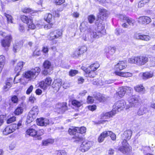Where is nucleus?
Segmentation results:
<instances>
[{"label": "nucleus", "mask_w": 155, "mask_h": 155, "mask_svg": "<svg viewBox=\"0 0 155 155\" xmlns=\"http://www.w3.org/2000/svg\"><path fill=\"white\" fill-rule=\"evenodd\" d=\"M148 61V58L144 55L133 57L129 58L128 60L129 63L131 64H135L139 65H144Z\"/></svg>", "instance_id": "f257e3e1"}, {"label": "nucleus", "mask_w": 155, "mask_h": 155, "mask_svg": "<svg viewBox=\"0 0 155 155\" xmlns=\"http://www.w3.org/2000/svg\"><path fill=\"white\" fill-rule=\"evenodd\" d=\"M40 71V68L38 67H36L25 72L24 75L26 78L30 80L34 81L39 74Z\"/></svg>", "instance_id": "f03ea898"}, {"label": "nucleus", "mask_w": 155, "mask_h": 155, "mask_svg": "<svg viewBox=\"0 0 155 155\" xmlns=\"http://www.w3.org/2000/svg\"><path fill=\"white\" fill-rule=\"evenodd\" d=\"M39 112V109L36 106L33 107L31 109L28 115L27 122L30 123L32 122L37 117Z\"/></svg>", "instance_id": "7ed1b4c3"}, {"label": "nucleus", "mask_w": 155, "mask_h": 155, "mask_svg": "<svg viewBox=\"0 0 155 155\" xmlns=\"http://www.w3.org/2000/svg\"><path fill=\"white\" fill-rule=\"evenodd\" d=\"M62 35V31L60 30H56L51 31L48 35L47 38L50 41H54L59 38Z\"/></svg>", "instance_id": "20e7f679"}, {"label": "nucleus", "mask_w": 155, "mask_h": 155, "mask_svg": "<svg viewBox=\"0 0 155 155\" xmlns=\"http://www.w3.org/2000/svg\"><path fill=\"white\" fill-rule=\"evenodd\" d=\"M122 146L120 147L118 150L124 154H127L131 151V147L127 143V141L123 140L122 143Z\"/></svg>", "instance_id": "39448f33"}, {"label": "nucleus", "mask_w": 155, "mask_h": 155, "mask_svg": "<svg viewBox=\"0 0 155 155\" xmlns=\"http://www.w3.org/2000/svg\"><path fill=\"white\" fill-rule=\"evenodd\" d=\"M43 66L44 69L43 71V74L45 75L51 74L53 70V67L51 62L48 61L46 60L44 62Z\"/></svg>", "instance_id": "423d86ee"}, {"label": "nucleus", "mask_w": 155, "mask_h": 155, "mask_svg": "<svg viewBox=\"0 0 155 155\" xmlns=\"http://www.w3.org/2000/svg\"><path fill=\"white\" fill-rule=\"evenodd\" d=\"M126 103L124 100H121L116 102L113 106V110L116 112L120 111L125 107Z\"/></svg>", "instance_id": "0eeeda50"}, {"label": "nucleus", "mask_w": 155, "mask_h": 155, "mask_svg": "<svg viewBox=\"0 0 155 155\" xmlns=\"http://www.w3.org/2000/svg\"><path fill=\"white\" fill-rule=\"evenodd\" d=\"M139 97L137 95H133L128 99L130 106L131 107H136L139 105Z\"/></svg>", "instance_id": "6e6552de"}, {"label": "nucleus", "mask_w": 155, "mask_h": 155, "mask_svg": "<svg viewBox=\"0 0 155 155\" xmlns=\"http://www.w3.org/2000/svg\"><path fill=\"white\" fill-rule=\"evenodd\" d=\"M92 145V142L85 141L82 142L79 147V150L82 152H85L90 149Z\"/></svg>", "instance_id": "1a4fd4ad"}, {"label": "nucleus", "mask_w": 155, "mask_h": 155, "mask_svg": "<svg viewBox=\"0 0 155 155\" xmlns=\"http://www.w3.org/2000/svg\"><path fill=\"white\" fill-rule=\"evenodd\" d=\"M118 17L121 21L123 22L126 21L130 25L134 26L135 23V20L131 18L128 17L124 15H120Z\"/></svg>", "instance_id": "9d476101"}, {"label": "nucleus", "mask_w": 155, "mask_h": 155, "mask_svg": "<svg viewBox=\"0 0 155 155\" xmlns=\"http://www.w3.org/2000/svg\"><path fill=\"white\" fill-rule=\"evenodd\" d=\"M52 79L49 77H47L45 81H41L39 84V85L41 88L43 89H45L47 87L50 85L51 83Z\"/></svg>", "instance_id": "9b49d317"}, {"label": "nucleus", "mask_w": 155, "mask_h": 155, "mask_svg": "<svg viewBox=\"0 0 155 155\" xmlns=\"http://www.w3.org/2000/svg\"><path fill=\"white\" fill-rule=\"evenodd\" d=\"M56 112L59 114H63L67 108L66 103H58L56 106Z\"/></svg>", "instance_id": "f8f14e48"}, {"label": "nucleus", "mask_w": 155, "mask_h": 155, "mask_svg": "<svg viewBox=\"0 0 155 155\" xmlns=\"http://www.w3.org/2000/svg\"><path fill=\"white\" fill-rule=\"evenodd\" d=\"M16 128V124H12L6 127L3 130V133L5 135H7L14 132Z\"/></svg>", "instance_id": "ddd939ff"}, {"label": "nucleus", "mask_w": 155, "mask_h": 155, "mask_svg": "<svg viewBox=\"0 0 155 155\" xmlns=\"http://www.w3.org/2000/svg\"><path fill=\"white\" fill-rule=\"evenodd\" d=\"M12 38L10 35H8L6 36L5 39L2 41V45L5 49L8 48L10 46Z\"/></svg>", "instance_id": "4468645a"}, {"label": "nucleus", "mask_w": 155, "mask_h": 155, "mask_svg": "<svg viewBox=\"0 0 155 155\" xmlns=\"http://www.w3.org/2000/svg\"><path fill=\"white\" fill-rule=\"evenodd\" d=\"M37 124L38 125L41 126H46L50 124H53V123H50L49 120L46 118L43 117L38 118L37 119Z\"/></svg>", "instance_id": "2eb2a0df"}, {"label": "nucleus", "mask_w": 155, "mask_h": 155, "mask_svg": "<svg viewBox=\"0 0 155 155\" xmlns=\"http://www.w3.org/2000/svg\"><path fill=\"white\" fill-rule=\"evenodd\" d=\"M62 84L61 79H57L55 80L52 84V87L56 91H58Z\"/></svg>", "instance_id": "dca6fc26"}, {"label": "nucleus", "mask_w": 155, "mask_h": 155, "mask_svg": "<svg viewBox=\"0 0 155 155\" xmlns=\"http://www.w3.org/2000/svg\"><path fill=\"white\" fill-rule=\"evenodd\" d=\"M12 78H9L5 81V84L2 88L3 91L6 92L8 91L11 87L12 84Z\"/></svg>", "instance_id": "f3484780"}, {"label": "nucleus", "mask_w": 155, "mask_h": 155, "mask_svg": "<svg viewBox=\"0 0 155 155\" xmlns=\"http://www.w3.org/2000/svg\"><path fill=\"white\" fill-rule=\"evenodd\" d=\"M151 21V18L147 16H142L138 18V22L142 24H148Z\"/></svg>", "instance_id": "a211bd4d"}, {"label": "nucleus", "mask_w": 155, "mask_h": 155, "mask_svg": "<svg viewBox=\"0 0 155 155\" xmlns=\"http://www.w3.org/2000/svg\"><path fill=\"white\" fill-rule=\"evenodd\" d=\"M108 15V12L105 9H101L100 11L99 14L98 16V20L104 21L106 19Z\"/></svg>", "instance_id": "6ab92c4d"}, {"label": "nucleus", "mask_w": 155, "mask_h": 155, "mask_svg": "<svg viewBox=\"0 0 155 155\" xmlns=\"http://www.w3.org/2000/svg\"><path fill=\"white\" fill-rule=\"evenodd\" d=\"M135 38L137 39H140L146 41L150 40V37L148 35H141L140 34H137L135 35Z\"/></svg>", "instance_id": "aec40b11"}, {"label": "nucleus", "mask_w": 155, "mask_h": 155, "mask_svg": "<svg viewBox=\"0 0 155 155\" xmlns=\"http://www.w3.org/2000/svg\"><path fill=\"white\" fill-rule=\"evenodd\" d=\"M87 31L90 33L91 38H97L100 37L102 35L98 31L97 32H94L92 31L91 28H90L87 29Z\"/></svg>", "instance_id": "412c9836"}, {"label": "nucleus", "mask_w": 155, "mask_h": 155, "mask_svg": "<svg viewBox=\"0 0 155 155\" xmlns=\"http://www.w3.org/2000/svg\"><path fill=\"white\" fill-rule=\"evenodd\" d=\"M110 132V131H106L102 132L98 138V141L100 143L102 142L105 138L109 136Z\"/></svg>", "instance_id": "4be33fe9"}, {"label": "nucleus", "mask_w": 155, "mask_h": 155, "mask_svg": "<svg viewBox=\"0 0 155 155\" xmlns=\"http://www.w3.org/2000/svg\"><path fill=\"white\" fill-rule=\"evenodd\" d=\"M132 134V131L130 130H128L125 131L122 135V137L124 140H130Z\"/></svg>", "instance_id": "5701e85b"}, {"label": "nucleus", "mask_w": 155, "mask_h": 155, "mask_svg": "<svg viewBox=\"0 0 155 155\" xmlns=\"http://www.w3.org/2000/svg\"><path fill=\"white\" fill-rule=\"evenodd\" d=\"M115 51V48L114 47H109L106 49V53L107 56L108 58H110L112 56Z\"/></svg>", "instance_id": "b1692460"}, {"label": "nucleus", "mask_w": 155, "mask_h": 155, "mask_svg": "<svg viewBox=\"0 0 155 155\" xmlns=\"http://www.w3.org/2000/svg\"><path fill=\"white\" fill-rule=\"evenodd\" d=\"M127 66V63L123 61H120L115 66V68L117 69L122 70L125 68Z\"/></svg>", "instance_id": "393cba45"}, {"label": "nucleus", "mask_w": 155, "mask_h": 155, "mask_svg": "<svg viewBox=\"0 0 155 155\" xmlns=\"http://www.w3.org/2000/svg\"><path fill=\"white\" fill-rule=\"evenodd\" d=\"M114 73L116 75L126 78L131 77L133 75L132 73L128 72H123L120 71H116Z\"/></svg>", "instance_id": "a878e982"}, {"label": "nucleus", "mask_w": 155, "mask_h": 155, "mask_svg": "<svg viewBox=\"0 0 155 155\" xmlns=\"http://www.w3.org/2000/svg\"><path fill=\"white\" fill-rule=\"evenodd\" d=\"M143 80H146L152 78L153 76V73L152 72H146L140 74Z\"/></svg>", "instance_id": "bb28decb"}, {"label": "nucleus", "mask_w": 155, "mask_h": 155, "mask_svg": "<svg viewBox=\"0 0 155 155\" xmlns=\"http://www.w3.org/2000/svg\"><path fill=\"white\" fill-rule=\"evenodd\" d=\"M72 138L74 140V141L79 142L82 141L84 138L82 134L79 133V132H77L73 137Z\"/></svg>", "instance_id": "cd10ccee"}, {"label": "nucleus", "mask_w": 155, "mask_h": 155, "mask_svg": "<svg viewBox=\"0 0 155 155\" xmlns=\"http://www.w3.org/2000/svg\"><path fill=\"white\" fill-rule=\"evenodd\" d=\"M26 133L27 134L31 136H35L36 138L37 131L34 129L32 128H30L26 131Z\"/></svg>", "instance_id": "c85d7f7f"}, {"label": "nucleus", "mask_w": 155, "mask_h": 155, "mask_svg": "<svg viewBox=\"0 0 155 155\" xmlns=\"http://www.w3.org/2000/svg\"><path fill=\"white\" fill-rule=\"evenodd\" d=\"M116 113V112L114 111V110L113 109L110 112L103 114L104 117H105V118H108L114 115Z\"/></svg>", "instance_id": "c756f323"}, {"label": "nucleus", "mask_w": 155, "mask_h": 155, "mask_svg": "<svg viewBox=\"0 0 155 155\" xmlns=\"http://www.w3.org/2000/svg\"><path fill=\"white\" fill-rule=\"evenodd\" d=\"M25 63L24 62L21 61L18 62L15 68V71L16 72H19L22 69Z\"/></svg>", "instance_id": "7c9ffc66"}, {"label": "nucleus", "mask_w": 155, "mask_h": 155, "mask_svg": "<svg viewBox=\"0 0 155 155\" xmlns=\"http://www.w3.org/2000/svg\"><path fill=\"white\" fill-rule=\"evenodd\" d=\"M21 21L23 22L26 24H28L29 23L30 21H31L32 18L30 17H28L25 15H22L21 16Z\"/></svg>", "instance_id": "2f4dec72"}, {"label": "nucleus", "mask_w": 155, "mask_h": 155, "mask_svg": "<svg viewBox=\"0 0 155 155\" xmlns=\"http://www.w3.org/2000/svg\"><path fill=\"white\" fill-rule=\"evenodd\" d=\"M148 111L147 109L145 107H141L137 112V114L139 115H142Z\"/></svg>", "instance_id": "473e14b6"}, {"label": "nucleus", "mask_w": 155, "mask_h": 155, "mask_svg": "<svg viewBox=\"0 0 155 155\" xmlns=\"http://www.w3.org/2000/svg\"><path fill=\"white\" fill-rule=\"evenodd\" d=\"M135 91L139 92H142L143 93L144 91V88L142 85H140L137 86L134 88Z\"/></svg>", "instance_id": "72a5a7b5"}, {"label": "nucleus", "mask_w": 155, "mask_h": 155, "mask_svg": "<svg viewBox=\"0 0 155 155\" xmlns=\"http://www.w3.org/2000/svg\"><path fill=\"white\" fill-rule=\"evenodd\" d=\"M100 66V65L99 63L95 62L94 64H91L89 67V68L91 69V71H96Z\"/></svg>", "instance_id": "f704fd0d"}, {"label": "nucleus", "mask_w": 155, "mask_h": 155, "mask_svg": "<svg viewBox=\"0 0 155 155\" xmlns=\"http://www.w3.org/2000/svg\"><path fill=\"white\" fill-rule=\"evenodd\" d=\"M125 93L124 89L123 87H121L119 88V91L117 93L120 97H122L124 96Z\"/></svg>", "instance_id": "c9c22d12"}, {"label": "nucleus", "mask_w": 155, "mask_h": 155, "mask_svg": "<svg viewBox=\"0 0 155 155\" xmlns=\"http://www.w3.org/2000/svg\"><path fill=\"white\" fill-rule=\"evenodd\" d=\"M54 142V140L52 139H48L47 140H43L42 144L44 146H47L49 144H52Z\"/></svg>", "instance_id": "e433bc0d"}, {"label": "nucleus", "mask_w": 155, "mask_h": 155, "mask_svg": "<svg viewBox=\"0 0 155 155\" xmlns=\"http://www.w3.org/2000/svg\"><path fill=\"white\" fill-rule=\"evenodd\" d=\"M77 127H72L69 128L68 130V132L71 135H75V134L78 132Z\"/></svg>", "instance_id": "4c0bfd02"}, {"label": "nucleus", "mask_w": 155, "mask_h": 155, "mask_svg": "<svg viewBox=\"0 0 155 155\" xmlns=\"http://www.w3.org/2000/svg\"><path fill=\"white\" fill-rule=\"evenodd\" d=\"M44 132V131L43 129L40 130L38 132H37L36 139L38 140H41V136L43 134Z\"/></svg>", "instance_id": "58836bf2"}, {"label": "nucleus", "mask_w": 155, "mask_h": 155, "mask_svg": "<svg viewBox=\"0 0 155 155\" xmlns=\"http://www.w3.org/2000/svg\"><path fill=\"white\" fill-rule=\"evenodd\" d=\"M99 22L101 25H102V26L101 29H100L99 28H98L99 29L98 31L103 35H104L106 33V30L105 29V25L104 24H102V23L100 21Z\"/></svg>", "instance_id": "ea45409f"}, {"label": "nucleus", "mask_w": 155, "mask_h": 155, "mask_svg": "<svg viewBox=\"0 0 155 155\" xmlns=\"http://www.w3.org/2000/svg\"><path fill=\"white\" fill-rule=\"evenodd\" d=\"M72 104L74 106L77 107H80L82 104L81 102L74 100L72 101Z\"/></svg>", "instance_id": "a19ab883"}, {"label": "nucleus", "mask_w": 155, "mask_h": 155, "mask_svg": "<svg viewBox=\"0 0 155 155\" xmlns=\"http://www.w3.org/2000/svg\"><path fill=\"white\" fill-rule=\"evenodd\" d=\"M21 47V45L19 43H17L14 45L13 50L15 53H16L19 50Z\"/></svg>", "instance_id": "79ce46f5"}, {"label": "nucleus", "mask_w": 155, "mask_h": 155, "mask_svg": "<svg viewBox=\"0 0 155 155\" xmlns=\"http://www.w3.org/2000/svg\"><path fill=\"white\" fill-rule=\"evenodd\" d=\"M52 16L51 14L48 13L46 14L45 16V19L48 22L50 23L52 18Z\"/></svg>", "instance_id": "37998d69"}, {"label": "nucleus", "mask_w": 155, "mask_h": 155, "mask_svg": "<svg viewBox=\"0 0 155 155\" xmlns=\"http://www.w3.org/2000/svg\"><path fill=\"white\" fill-rule=\"evenodd\" d=\"M23 111V109L22 107H18L15 111V114L17 115H19L21 114Z\"/></svg>", "instance_id": "c03bdc74"}, {"label": "nucleus", "mask_w": 155, "mask_h": 155, "mask_svg": "<svg viewBox=\"0 0 155 155\" xmlns=\"http://www.w3.org/2000/svg\"><path fill=\"white\" fill-rule=\"evenodd\" d=\"M4 15L7 18V21L8 23H12V16L5 13H4Z\"/></svg>", "instance_id": "a18cd8bd"}, {"label": "nucleus", "mask_w": 155, "mask_h": 155, "mask_svg": "<svg viewBox=\"0 0 155 155\" xmlns=\"http://www.w3.org/2000/svg\"><path fill=\"white\" fill-rule=\"evenodd\" d=\"M88 26V23L86 21H84L81 24L80 29H84L86 30L87 29Z\"/></svg>", "instance_id": "49530a36"}, {"label": "nucleus", "mask_w": 155, "mask_h": 155, "mask_svg": "<svg viewBox=\"0 0 155 155\" xmlns=\"http://www.w3.org/2000/svg\"><path fill=\"white\" fill-rule=\"evenodd\" d=\"M77 128L78 129L77 132H79V133L81 134H82L86 131V128L84 127L80 128L77 127Z\"/></svg>", "instance_id": "de8ad7c7"}, {"label": "nucleus", "mask_w": 155, "mask_h": 155, "mask_svg": "<svg viewBox=\"0 0 155 155\" xmlns=\"http://www.w3.org/2000/svg\"><path fill=\"white\" fill-rule=\"evenodd\" d=\"M49 49L48 47L46 46H43L42 47V51L43 53L45 54V55H48V52Z\"/></svg>", "instance_id": "09e8293b"}, {"label": "nucleus", "mask_w": 155, "mask_h": 155, "mask_svg": "<svg viewBox=\"0 0 155 155\" xmlns=\"http://www.w3.org/2000/svg\"><path fill=\"white\" fill-rule=\"evenodd\" d=\"M78 73V71L74 70H71L69 72V76L73 77L74 76Z\"/></svg>", "instance_id": "8fccbe9b"}, {"label": "nucleus", "mask_w": 155, "mask_h": 155, "mask_svg": "<svg viewBox=\"0 0 155 155\" xmlns=\"http://www.w3.org/2000/svg\"><path fill=\"white\" fill-rule=\"evenodd\" d=\"M87 18L89 22L90 23H93L95 20V16L92 15L88 16Z\"/></svg>", "instance_id": "3c124183"}, {"label": "nucleus", "mask_w": 155, "mask_h": 155, "mask_svg": "<svg viewBox=\"0 0 155 155\" xmlns=\"http://www.w3.org/2000/svg\"><path fill=\"white\" fill-rule=\"evenodd\" d=\"M31 21H30L29 23L27 24L28 25V27L29 28L32 29H34L35 28L36 26L33 23V20L31 19Z\"/></svg>", "instance_id": "603ef678"}, {"label": "nucleus", "mask_w": 155, "mask_h": 155, "mask_svg": "<svg viewBox=\"0 0 155 155\" xmlns=\"http://www.w3.org/2000/svg\"><path fill=\"white\" fill-rule=\"evenodd\" d=\"M5 58L3 55L0 56V65L4 66L5 62Z\"/></svg>", "instance_id": "864d4df0"}, {"label": "nucleus", "mask_w": 155, "mask_h": 155, "mask_svg": "<svg viewBox=\"0 0 155 155\" xmlns=\"http://www.w3.org/2000/svg\"><path fill=\"white\" fill-rule=\"evenodd\" d=\"M81 54L86 52L87 50V48L84 46H81L78 50Z\"/></svg>", "instance_id": "5fc2aeb1"}, {"label": "nucleus", "mask_w": 155, "mask_h": 155, "mask_svg": "<svg viewBox=\"0 0 155 155\" xmlns=\"http://www.w3.org/2000/svg\"><path fill=\"white\" fill-rule=\"evenodd\" d=\"M110 133L109 134V136H110L111 139L113 140H115L116 139V136L115 134L112 131H110Z\"/></svg>", "instance_id": "6e6d98bb"}, {"label": "nucleus", "mask_w": 155, "mask_h": 155, "mask_svg": "<svg viewBox=\"0 0 155 155\" xmlns=\"http://www.w3.org/2000/svg\"><path fill=\"white\" fill-rule=\"evenodd\" d=\"M65 0H54V3L57 5H60L65 2Z\"/></svg>", "instance_id": "4d7b16f0"}, {"label": "nucleus", "mask_w": 155, "mask_h": 155, "mask_svg": "<svg viewBox=\"0 0 155 155\" xmlns=\"http://www.w3.org/2000/svg\"><path fill=\"white\" fill-rule=\"evenodd\" d=\"M15 120L16 117L14 116H13L8 119L7 120V122L8 124H10L14 122Z\"/></svg>", "instance_id": "13d9d810"}, {"label": "nucleus", "mask_w": 155, "mask_h": 155, "mask_svg": "<svg viewBox=\"0 0 155 155\" xmlns=\"http://www.w3.org/2000/svg\"><path fill=\"white\" fill-rule=\"evenodd\" d=\"M94 71H89L88 72V75L89 77L91 78H94L96 76V74L95 72H94Z\"/></svg>", "instance_id": "bf43d9fd"}, {"label": "nucleus", "mask_w": 155, "mask_h": 155, "mask_svg": "<svg viewBox=\"0 0 155 155\" xmlns=\"http://www.w3.org/2000/svg\"><path fill=\"white\" fill-rule=\"evenodd\" d=\"M11 101L14 103H17L18 99L17 96L14 95L11 98Z\"/></svg>", "instance_id": "052dcab7"}, {"label": "nucleus", "mask_w": 155, "mask_h": 155, "mask_svg": "<svg viewBox=\"0 0 155 155\" xmlns=\"http://www.w3.org/2000/svg\"><path fill=\"white\" fill-rule=\"evenodd\" d=\"M5 116L2 115H0V127L2 126L4 122Z\"/></svg>", "instance_id": "680f3d73"}, {"label": "nucleus", "mask_w": 155, "mask_h": 155, "mask_svg": "<svg viewBox=\"0 0 155 155\" xmlns=\"http://www.w3.org/2000/svg\"><path fill=\"white\" fill-rule=\"evenodd\" d=\"M57 155H67V152L64 150H60L57 151Z\"/></svg>", "instance_id": "e2e57ef3"}, {"label": "nucleus", "mask_w": 155, "mask_h": 155, "mask_svg": "<svg viewBox=\"0 0 155 155\" xmlns=\"http://www.w3.org/2000/svg\"><path fill=\"white\" fill-rule=\"evenodd\" d=\"M22 12L24 13H26L31 12L32 11L31 9L26 7L22 9Z\"/></svg>", "instance_id": "0e129e2a"}, {"label": "nucleus", "mask_w": 155, "mask_h": 155, "mask_svg": "<svg viewBox=\"0 0 155 155\" xmlns=\"http://www.w3.org/2000/svg\"><path fill=\"white\" fill-rule=\"evenodd\" d=\"M102 94L99 93H98L97 94H94V97H95V98L98 100L99 101H100V99L101 98V97L102 96Z\"/></svg>", "instance_id": "69168bd1"}, {"label": "nucleus", "mask_w": 155, "mask_h": 155, "mask_svg": "<svg viewBox=\"0 0 155 155\" xmlns=\"http://www.w3.org/2000/svg\"><path fill=\"white\" fill-rule=\"evenodd\" d=\"M33 89V86L31 85L27 90L26 91V94H29L32 92Z\"/></svg>", "instance_id": "338daca9"}, {"label": "nucleus", "mask_w": 155, "mask_h": 155, "mask_svg": "<svg viewBox=\"0 0 155 155\" xmlns=\"http://www.w3.org/2000/svg\"><path fill=\"white\" fill-rule=\"evenodd\" d=\"M81 54L79 51V50L76 51H75L74 54H73V57L77 58Z\"/></svg>", "instance_id": "774afa93"}]
</instances>
